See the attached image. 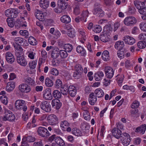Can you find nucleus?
<instances>
[{
	"mask_svg": "<svg viewBox=\"0 0 146 146\" xmlns=\"http://www.w3.org/2000/svg\"><path fill=\"white\" fill-rule=\"evenodd\" d=\"M102 29L101 27L98 25H96L93 29V31L96 33H99L102 31Z\"/></svg>",
	"mask_w": 146,
	"mask_h": 146,
	"instance_id": "nucleus-57",
	"label": "nucleus"
},
{
	"mask_svg": "<svg viewBox=\"0 0 146 146\" xmlns=\"http://www.w3.org/2000/svg\"><path fill=\"white\" fill-rule=\"evenodd\" d=\"M131 115L132 117L137 118L139 116V111L137 109L131 110Z\"/></svg>",
	"mask_w": 146,
	"mask_h": 146,
	"instance_id": "nucleus-38",
	"label": "nucleus"
},
{
	"mask_svg": "<svg viewBox=\"0 0 146 146\" xmlns=\"http://www.w3.org/2000/svg\"><path fill=\"white\" fill-rule=\"evenodd\" d=\"M15 106L16 109L23 110L24 111H26L27 110V107L25 106V102L23 100H17L15 103Z\"/></svg>",
	"mask_w": 146,
	"mask_h": 146,
	"instance_id": "nucleus-2",
	"label": "nucleus"
},
{
	"mask_svg": "<svg viewBox=\"0 0 146 146\" xmlns=\"http://www.w3.org/2000/svg\"><path fill=\"white\" fill-rule=\"evenodd\" d=\"M59 50L57 47H55L52 49L51 55V57L53 59L57 58L59 55Z\"/></svg>",
	"mask_w": 146,
	"mask_h": 146,
	"instance_id": "nucleus-20",
	"label": "nucleus"
},
{
	"mask_svg": "<svg viewBox=\"0 0 146 146\" xmlns=\"http://www.w3.org/2000/svg\"><path fill=\"white\" fill-rule=\"evenodd\" d=\"M146 129V125L144 124L137 128L135 129V132L143 134L144 133Z\"/></svg>",
	"mask_w": 146,
	"mask_h": 146,
	"instance_id": "nucleus-26",
	"label": "nucleus"
},
{
	"mask_svg": "<svg viewBox=\"0 0 146 146\" xmlns=\"http://www.w3.org/2000/svg\"><path fill=\"white\" fill-rule=\"evenodd\" d=\"M19 33L21 35L25 36L26 38L29 37V33L27 30H21L20 31Z\"/></svg>",
	"mask_w": 146,
	"mask_h": 146,
	"instance_id": "nucleus-48",
	"label": "nucleus"
},
{
	"mask_svg": "<svg viewBox=\"0 0 146 146\" xmlns=\"http://www.w3.org/2000/svg\"><path fill=\"white\" fill-rule=\"evenodd\" d=\"M134 4L135 7L139 10L141 9L144 6H145L144 3L141 2L137 3L136 1H134Z\"/></svg>",
	"mask_w": 146,
	"mask_h": 146,
	"instance_id": "nucleus-43",
	"label": "nucleus"
},
{
	"mask_svg": "<svg viewBox=\"0 0 146 146\" xmlns=\"http://www.w3.org/2000/svg\"><path fill=\"white\" fill-rule=\"evenodd\" d=\"M125 44L129 45H132L135 43V40L133 37L129 36H125L122 39Z\"/></svg>",
	"mask_w": 146,
	"mask_h": 146,
	"instance_id": "nucleus-9",
	"label": "nucleus"
},
{
	"mask_svg": "<svg viewBox=\"0 0 146 146\" xmlns=\"http://www.w3.org/2000/svg\"><path fill=\"white\" fill-rule=\"evenodd\" d=\"M104 76V73L101 71H99L96 73L94 75L95 80L97 81L101 80Z\"/></svg>",
	"mask_w": 146,
	"mask_h": 146,
	"instance_id": "nucleus-22",
	"label": "nucleus"
},
{
	"mask_svg": "<svg viewBox=\"0 0 146 146\" xmlns=\"http://www.w3.org/2000/svg\"><path fill=\"white\" fill-rule=\"evenodd\" d=\"M45 84L48 87H51L53 85V81L48 78H47L45 80Z\"/></svg>",
	"mask_w": 146,
	"mask_h": 146,
	"instance_id": "nucleus-41",
	"label": "nucleus"
},
{
	"mask_svg": "<svg viewBox=\"0 0 146 146\" xmlns=\"http://www.w3.org/2000/svg\"><path fill=\"white\" fill-rule=\"evenodd\" d=\"M89 12L87 10L84 11L82 14V18L83 19L84 22L86 21V17L88 16Z\"/></svg>",
	"mask_w": 146,
	"mask_h": 146,
	"instance_id": "nucleus-50",
	"label": "nucleus"
},
{
	"mask_svg": "<svg viewBox=\"0 0 146 146\" xmlns=\"http://www.w3.org/2000/svg\"><path fill=\"white\" fill-rule=\"evenodd\" d=\"M15 119V115L10 110H6L5 112V115L3 117L4 121L8 120L10 121H13Z\"/></svg>",
	"mask_w": 146,
	"mask_h": 146,
	"instance_id": "nucleus-7",
	"label": "nucleus"
},
{
	"mask_svg": "<svg viewBox=\"0 0 146 146\" xmlns=\"http://www.w3.org/2000/svg\"><path fill=\"white\" fill-rule=\"evenodd\" d=\"M89 100V103L92 105H94L96 102L97 100L96 97L94 95V93L92 92L90 94Z\"/></svg>",
	"mask_w": 146,
	"mask_h": 146,
	"instance_id": "nucleus-19",
	"label": "nucleus"
},
{
	"mask_svg": "<svg viewBox=\"0 0 146 146\" xmlns=\"http://www.w3.org/2000/svg\"><path fill=\"white\" fill-rule=\"evenodd\" d=\"M93 13L94 14L100 17H103L104 15L103 11L101 8L99 7L95 8L93 11Z\"/></svg>",
	"mask_w": 146,
	"mask_h": 146,
	"instance_id": "nucleus-18",
	"label": "nucleus"
},
{
	"mask_svg": "<svg viewBox=\"0 0 146 146\" xmlns=\"http://www.w3.org/2000/svg\"><path fill=\"white\" fill-rule=\"evenodd\" d=\"M69 125V123L66 120L62 121L60 123V127L62 128V129H66Z\"/></svg>",
	"mask_w": 146,
	"mask_h": 146,
	"instance_id": "nucleus-44",
	"label": "nucleus"
},
{
	"mask_svg": "<svg viewBox=\"0 0 146 146\" xmlns=\"http://www.w3.org/2000/svg\"><path fill=\"white\" fill-rule=\"evenodd\" d=\"M123 145L125 146L128 145L130 142V137L129 135L126 133H123L120 137Z\"/></svg>",
	"mask_w": 146,
	"mask_h": 146,
	"instance_id": "nucleus-3",
	"label": "nucleus"
},
{
	"mask_svg": "<svg viewBox=\"0 0 146 146\" xmlns=\"http://www.w3.org/2000/svg\"><path fill=\"white\" fill-rule=\"evenodd\" d=\"M51 104L53 108L56 110H58L61 107L62 104L59 100L54 99L52 100Z\"/></svg>",
	"mask_w": 146,
	"mask_h": 146,
	"instance_id": "nucleus-14",
	"label": "nucleus"
},
{
	"mask_svg": "<svg viewBox=\"0 0 146 146\" xmlns=\"http://www.w3.org/2000/svg\"><path fill=\"white\" fill-rule=\"evenodd\" d=\"M50 73L51 74L55 75H58V70L56 68H53L50 71Z\"/></svg>",
	"mask_w": 146,
	"mask_h": 146,
	"instance_id": "nucleus-63",
	"label": "nucleus"
},
{
	"mask_svg": "<svg viewBox=\"0 0 146 146\" xmlns=\"http://www.w3.org/2000/svg\"><path fill=\"white\" fill-rule=\"evenodd\" d=\"M35 15L36 18L41 21H43L44 20V15L41 11L38 10L35 13Z\"/></svg>",
	"mask_w": 146,
	"mask_h": 146,
	"instance_id": "nucleus-28",
	"label": "nucleus"
},
{
	"mask_svg": "<svg viewBox=\"0 0 146 146\" xmlns=\"http://www.w3.org/2000/svg\"><path fill=\"white\" fill-rule=\"evenodd\" d=\"M48 122L52 125H56L58 122V119L57 116L53 114L49 115L47 117Z\"/></svg>",
	"mask_w": 146,
	"mask_h": 146,
	"instance_id": "nucleus-8",
	"label": "nucleus"
},
{
	"mask_svg": "<svg viewBox=\"0 0 146 146\" xmlns=\"http://www.w3.org/2000/svg\"><path fill=\"white\" fill-rule=\"evenodd\" d=\"M137 22L136 19L133 17L129 16L126 17L124 19V24L127 26L133 25Z\"/></svg>",
	"mask_w": 146,
	"mask_h": 146,
	"instance_id": "nucleus-4",
	"label": "nucleus"
},
{
	"mask_svg": "<svg viewBox=\"0 0 146 146\" xmlns=\"http://www.w3.org/2000/svg\"><path fill=\"white\" fill-rule=\"evenodd\" d=\"M17 63L22 66H25L27 64V62L23 55L17 56Z\"/></svg>",
	"mask_w": 146,
	"mask_h": 146,
	"instance_id": "nucleus-13",
	"label": "nucleus"
},
{
	"mask_svg": "<svg viewBox=\"0 0 146 146\" xmlns=\"http://www.w3.org/2000/svg\"><path fill=\"white\" fill-rule=\"evenodd\" d=\"M62 83L60 79H57L55 82V86L57 88H59L61 87L62 86Z\"/></svg>",
	"mask_w": 146,
	"mask_h": 146,
	"instance_id": "nucleus-59",
	"label": "nucleus"
},
{
	"mask_svg": "<svg viewBox=\"0 0 146 146\" xmlns=\"http://www.w3.org/2000/svg\"><path fill=\"white\" fill-rule=\"evenodd\" d=\"M60 20L62 23H68L71 21L70 17L67 15H64L60 18Z\"/></svg>",
	"mask_w": 146,
	"mask_h": 146,
	"instance_id": "nucleus-32",
	"label": "nucleus"
},
{
	"mask_svg": "<svg viewBox=\"0 0 146 146\" xmlns=\"http://www.w3.org/2000/svg\"><path fill=\"white\" fill-rule=\"evenodd\" d=\"M73 46L70 44H65L64 45V49L68 52H70L73 49Z\"/></svg>",
	"mask_w": 146,
	"mask_h": 146,
	"instance_id": "nucleus-42",
	"label": "nucleus"
},
{
	"mask_svg": "<svg viewBox=\"0 0 146 146\" xmlns=\"http://www.w3.org/2000/svg\"><path fill=\"white\" fill-rule=\"evenodd\" d=\"M79 33L81 35V38L83 40L85 41L86 38V35L85 32L86 31L82 29H78Z\"/></svg>",
	"mask_w": 146,
	"mask_h": 146,
	"instance_id": "nucleus-40",
	"label": "nucleus"
},
{
	"mask_svg": "<svg viewBox=\"0 0 146 146\" xmlns=\"http://www.w3.org/2000/svg\"><path fill=\"white\" fill-rule=\"evenodd\" d=\"M72 134L77 136H81L82 135V132L79 129L77 128H74L72 130Z\"/></svg>",
	"mask_w": 146,
	"mask_h": 146,
	"instance_id": "nucleus-30",
	"label": "nucleus"
},
{
	"mask_svg": "<svg viewBox=\"0 0 146 146\" xmlns=\"http://www.w3.org/2000/svg\"><path fill=\"white\" fill-rule=\"evenodd\" d=\"M100 39L102 41L106 42L110 40V36L108 35L106 33L104 32L101 33L100 35Z\"/></svg>",
	"mask_w": 146,
	"mask_h": 146,
	"instance_id": "nucleus-15",
	"label": "nucleus"
},
{
	"mask_svg": "<svg viewBox=\"0 0 146 146\" xmlns=\"http://www.w3.org/2000/svg\"><path fill=\"white\" fill-rule=\"evenodd\" d=\"M18 13L16 10L14 9H11L10 16L11 18H15L17 16Z\"/></svg>",
	"mask_w": 146,
	"mask_h": 146,
	"instance_id": "nucleus-39",
	"label": "nucleus"
},
{
	"mask_svg": "<svg viewBox=\"0 0 146 146\" xmlns=\"http://www.w3.org/2000/svg\"><path fill=\"white\" fill-rule=\"evenodd\" d=\"M55 142L60 146H64L65 144L64 141L61 138L58 137L55 138Z\"/></svg>",
	"mask_w": 146,
	"mask_h": 146,
	"instance_id": "nucleus-37",
	"label": "nucleus"
},
{
	"mask_svg": "<svg viewBox=\"0 0 146 146\" xmlns=\"http://www.w3.org/2000/svg\"><path fill=\"white\" fill-rule=\"evenodd\" d=\"M19 89L21 92L26 93L29 92L31 90L29 86L24 84H20L19 87Z\"/></svg>",
	"mask_w": 146,
	"mask_h": 146,
	"instance_id": "nucleus-16",
	"label": "nucleus"
},
{
	"mask_svg": "<svg viewBox=\"0 0 146 146\" xmlns=\"http://www.w3.org/2000/svg\"><path fill=\"white\" fill-rule=\"evenodd\" d=\"M139 27L142 31L146 32V23L144 22L141 23L139 24Z\"/></svg>",
	"mask_w": 146,
	"mask_h": 146,
	"instance_id": "nucleus-60",
	"label": "nucleus"
},
{
	"mask_svg": "<svg viewBox=\"0 0 146 146\" xmlns=\"http://www.w3.org/2000/svg\"><path fill=\"white\" fill-rule=\"evenodd\" d=\"M67 52L65 50H60L59 51V54L61 58H64L67 56L68 54Z\"/></svg>",
	"mask_w": 146,
	"mask_h": 146,
	"instance_id": "nucleus-49",
	"label": "nucleus"
},
{
	"mask_svg": "<svg viewBox=\"0 0 146 146\" xmlns=\"http://www.w3.org/2000/svg\"><path fill=\"white\" fill-rule=\"evenodd\" d=\"M94 93L96 97L99 98L103 96L104 94L103 91L100 88H98L96 90Z\"/></svg>",
	"mask_w": 146,
	"mask_h": 146,
	"instance_id": "nucleus-31",
	"label": "nucleus"
},
{
	"mask_svg": "<svg viewBox=\"0 0 146 146\" xmlns=\"http://www.w3.org/2000/svg\"><path fill=\"white\" fill-rule=\"evenodd\" d=\"M66 28L68 30L67 35L68 36L72 38L74 37L75 36V33L74 29L70 26H68Z\"/></svg>",
	"mask_w": 146,
	"mask_h": 146,
	"instance_id": "nucleus-25",
	"label": "nucleus"
},
{
	"mask_svg": "<svg viewBox=\"0 0 146 146\" xmlns=\"http://www.w3.org/2000/svg\"><path fill=\"white\" fill-rule=\"evenodd\" d=\"M102 57V59L104 61H107L110 60L109 52L107 50H105L103 52Z\"/></svg>",
	"mask_w": 146,
	"mask_h": 146,
	"instance_id": "nucleus-29",
	"label": "nucleus"
},
{
	"mask_svg": "<svg viewBox=\"0 0 146 146\" xmlns=\"http://www.w3.org/2000/svg\"><path fill=\"white\" fill-rule=\"evenodd\" d=\"M41 109L46 112L51 111V107L50 104L48 102L44 101L42 102L40 104Z\"/></svg>",
	"mask_w": 146,
	"mask_h": 146,
	"instance_id": "nucleus-5",
	"label": "nucleus"
},
{
	"mask_svg": "<svg viewBox=\"0 0 146 146\" xmlns=\"http://www.w3.org/2000/svg\"><path fill=\"white\" fill-rule=\"evenodd\" d=\"M139 105V103L137 101H134L131 104V107L132 109H135L138 108Z\"/></svg>",
	"mask_w": 146,
	"mask_h": 146,
	"instance_id": "nucleus-55",
	"label": "nucleus"
},
{
	"mask_svg": "<svg viewBox=\"0 0 146 146\" xmlns=\"http://www.w3.org/2000/svg\"><path fill=\"white\" fill-rule=\"evenodd\" d=\"M104 32H111L112 30V28L110 25H105L104 28Z\"/></svg>",
	"mask_w": 146,
	"mask_h": 146,
	"instance_id": "nucleus-56",
	"label": "nucleus"
},
{
	"mask_svg": "<svg viewBox=\"0 0 146 146\" xmlns=\"http://www.w3.org/2000/svg\"><path fill=\"white\" fill-rule=\"evenodd\" d=\"M113 135L117 139L120 138L121 134V130L117 129L116 128H114L111 131Z\"/></svg>",
	"mask_w": 146,
	"mask_h": 146,
	"instance_id": "nucleus-17",
	"label": "nucleus"
},
{
	"mask_svg": "<svg viewBox=\"0 0 146 146\" xmlns=\"http://www.w3.org/2000/svg\"><path fill=\"white\" fill-rule=\"evenodd\" d=\"M106 76L108 78L111 79L113 76L114 72L113 68L110 67H106L104 70Z\"/></svg>",
	"mask_w": 146,
	"mask_h": 146,
	"instance_id": "nucleus-10",
	"label": "nucleus"
},
{
	"mask_svg": "<svg viewBox=\"0 0 146 146\" xmlns=\"http://www.w3.org/2000/svg\"><path fill=\"white\" fill-rule=\"evenodd\" d=\"M137 45L139 48H144L146 46V42L143 41H139L137 43Z\"/></svg>",
	"mask_w": 146,
	"mask_h": 146,
	"instance_id": "nucleus-51",
	"label": "nucleus"
},
{
	"mask_svg": "<svg viewBox=\"0 0 146 146\" xmlns=\"http://www.w3.org/2000/svg\"><path fill=\"white\" fill-rule=\"evenodd\" d=\"M28 42L30 44L33 45H35L37 44V41L32 36L29 37L28 39Z\"/></svg>",
	"mask_w": 146,
	"mask_h": 146,
	"instance_id": "nucleus-45",
	"label": "nucleus"
},
{
	"mask_svg": "<svg viewBox=\"0 0 146 146\" xmlns=\"http://www.w3.org/2000/svg\"><path fill=\"white\" fill-rule=\"evenodd\" d=\"M61 93L63 95H66L69 92L68 87L67 85H65L61 89Z\"/></svg>",
	"mask_w": 146,
	"mask_h": 146,
	"instance_id": "nucleus-47",
	"label": "nucleus"
},
{
	"mask_svg": "<svg viewBox=\"0 0 146 146\" xmlns=\"http://www.w3.org/2000/svg\"><path fill=\"white\" fill-rule=\"evenodd\" d=\"M43 97L46 100H50L52 99V96L51 94V89L50 88H46L43 94Z\"/></svg>",
	"mask_w": 146,
	"mask_h": 146,
	"instance_id": "nucleus-11",
	"label": "nucleus"
},
{
	"mask_svg": "<svg viewBox=\"0 0 146 146\" xmlns=\"http://www.w3.org/2000/svg\"><path fill=\"white\" fill-rule=\"evenodd\" d=\"M125 46L124 42L121 40L117 41L114 45L115 47L117 50H122L125 49L123 48Z\"/></svg>",
	"mask_w": 146,
	"mask_h": 146,
	"instance_id": "nucleus-21",
	"label": "nucleus"
},
{
	"mask_svg": "<svg viewBox=\"0 0 146 146\" xmlns=\"http://www.w3.org/2000/svg\"><path fill=\"white\" fill-rule=\"evenodd\" d=\"M40 6L43 9H46L49 6V0H40L39 2Z\"/></svg>",
	"mask_w": 146,
	"mask_h": 146,
	"instance_id": "nucleus-27",
	"label": "nucleus"
},
{
	"mask_svg": "<svg viewBox=\"0 0 146 146\" xmlns=\"http://www.w3.org/2000/svg\"><path fill=\"white\" fill-rule=\"evenodd\" d=\"M25 82L26 84L31 86H34L36 85V83L34 80L30 77L26 78L25 79Z\"/></svg>",
	"mask_w": 146,
	"mask_h": 146,
	"instance_id": "nucleus-33",
	"label": "nucleus"
},
{
	"mask_svg": "<svg viewBox=\"0 0 146 146\" xmlns=\"http://www.w3.org/2000/svg\"><path fill=\"white\" fill-rule=\"evenodd\" d=\"M140 40H143V41L146 42V34L141 33L140 34L139 37Z\"/></svg>",
	"mask_w": 146,
	"mask_h": 146,
	"instance_id": "nucleus-61",
	"label": "nucleus"
},
{
	"mask_svg": "<svg viewBox=\"0 0 146 146\" xmlns=\"http://www.w3.org/2000/svg\"><path fill=\"white\" fill-rule=\"evenodd\" d=\"M127 50L125 49L118 50L117 52V54L118 57L120 58H123Z\"/></svg>",
	"mask_w": 146,
	"mask_h": 146,
	"instance_id": "nucleus-35",
	"label": "nucleus"
},
{
	"mask_svg": "<svg viewBox=\"0 0 146 146\" xmlns=\"http://www.w3.org/2000/svg\"><path fill=\"white\" fill-rule=\"evenodd\" d=\"M69 93L71 97H74L76 94V90L74 86L70 85L68 87Z\"/></svg>",
	"mask_w": 146,
	"mask_h": 146,
	"instance_id": "nucleus-23",
	"label": "nucleus"
},
{
	"mask_svg": "<svg viewBox=\"0 0 146 146\" xmlns=\"http://www.w3.org/2000/svg\"><path fill=\"white\" fill-rule=\"evenodd\" d=\"M76 51L78 53H80L82 56H84L86 54L85 50L80 46H78L77 47Z\"/></svg>",
	"mask_w": 146,
	"mask_h": 146,
	"instance_id": "nucleus-34",
	"label": "nucleus"
},
{
	"mask_svg": "<svg viewBox=\"0 0 146 146\" xmlns=\"http://www.w3.org/2000/svg\"><path fill=\"white\" fill-rule=\"evenodd\" d=\"M23 141H25L29 142H34L35 139L34 137H33L32 136H29L27 137H25L23 139Z\"/></svg>",
	"mask_w": 146,
	"mask_h": 146,
	"instance_id": "nucleus-46",
	"label": "nucleus"
},
{
	"mask_svg": "<svg viewBox=\"0 0 146 146\" xmlns=\"http://www.w3.org/2000/svg\"><path fill=\"white\" fill-rule=\"evenodd\" d=\"M39 135L43 137H47L50 135L47 129L43 127H40L37 130Z\"/></svg>",
	"mask_w": 146,
	"mask_h": 146,
	"instance_id": "nucleus-6",
	"label": "nucleus"
},
{
	"mask_svg": "<svg viewBox=\"0 0 146 146\" xmlns=\"http://www.w3.org/2000/svg\"><path fill=\"white\" fill-rule=\"evenodd\" d=\"M52 96L56 99L60 98L61 97V94L59 90H55L53 91Z\"/></svg>",
	"mask_w": 146,
	"mask_h": 146,
	"instance_id": "nucleus-36",
	"label": "nucleus"
},
{
	"mask_svg": "<svg viewBox=\"0 0 146 146\" xmlns=\"http://www.w3.org/2000/svg\"><path fill=\"white\" fill-rule=\"evenodd\" d=\"M74 69L75 71L73 76L75 78L78 79L81 77V74L83 72V68L81 64H77L74 66Z\"/></svg>",
	"mask_w": 146,
	"mask_h": 146,
	"instance_id": "nucleus-1",
	"label": "nucleus"
},
{
	"mask_svg": "<svg viewBox=\"0 0 146 146\" xmlns=\"http://www.w3.org/2000/svg\"><path fill=\"white\" fill-rule=\"evenodd\" d=\"M36 64L37 62L33 61L29 62V65L31 69H34L36 67Z\"/></svg>",
	"mask_w": 146,
	"mask_h": 146,
	"instance_id": "nucleus-58",
	"label": "nucleus"
},
{
	"mask_svg": "<svg viewBox=\"0 0 146 146\" xmlns=\"http://www.w3.org/2000/svg\"><path fill=\"white\" fill-rule=\"evenodd\" d=\"M24 40L23 38L19 37L15 38V42L17 45L23 43L24 42Z\"/></svg>",
	"mask_w": 146,
	"mask_h": 146,
	"instance_id": "nucleus-54",
	"label": "nucleus"
},
{
	"mask_svg": "<svg viewBox=\"0 0 146 146\" xmlns=\"http://www.w3.org/2000/svg\"><path fill=\"white\" fill-rule=\"evenodd\" d=\"M6 60L9 63L12 64L15 61L13 55L10 52H7L5 54Z\"/></svg>",
	"mask_w": 146,
	"mask_h": 146,
	"instance_id": "nucleus-12",
	"label": "nucleus"
},
{
	"mask_svg": "<svg viewBox=\"0 0 146 146\" xmlns=\"http://www.w3.org/2000/svg\"><path fill=\"white\" fill-rule=\"evenodd\" d=\"M83 115L84 119L86 120H90V114L88 111H85L83 113Z\"/></svg>",
	"mask_w": 146,
	"mask_h": 146,
	"instance_id": "nucleus-52",
	"label": "nucleus"
},
{
	"mask_svg": "<svg viewBox=\"0 0 146 146\" xmlns=\"http://www.w3.org/2000/svg\"><path fill=\"white\" fill-rule=\"evenodd\" d=\"M0 99L1 102L5 105H6L7 104L8 101L7 98L6 96L4 95L1 96L0 97Z\"/></svg>",
	"mask_w": 146,
	"mask_h": 146,
	"instance_id": "nucleus-53",
	"label": "nucleus"
},
{
	"mask_svg": "<svg viewBox=\"0 0 146 146\" xmlns=\"http://www.w3.org/2000/svg\"><path fill=\"white\" fill-rule=\"evenodd\" d=\"M81 128L82 129L86 131L89 129L90 128V127L89 125H86L85 124L83 123L81 124Z\"/></svg>",
	"mask_w": 146,
	"mask_h": 146,
	"instance_id": "nucleus-64",
	"label": "nucleus"
},
{
	"mask_svg": "<svg viewBox=\"0 0 146 146\" xmlns=\"http://www.w3.org/2000/svg\"><path fill=\"white\" fill-rule=\"evenodd\" d=\"M140 13L141 15H145L146 14V8L145 5L143 6L141 9L139 10Z\"/></svg>",
	"mask_w": 146,
	"mask_h": 146,
	"instance_id": "nucleus-62",
	"label": "nucleus"
},
{
	"mask_svg": "<svg viewBox=\"0 0 146 146\" xmlns=\"http://www.w3.org/2000/svg\"><path fill=\"white\" fill-rule=\"evenodd\" d=\"M15 82L13 81L9 82L6 87V90L8 92L13 90L15 88Z\"/></svg>",
	"mask_w": 146,
	"mask_h": 146,
	"instance_id": "nucleus-24",
	"label": "nucleus"
}]
</instances>
